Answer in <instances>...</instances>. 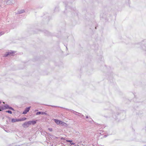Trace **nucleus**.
Listing matches in <instances>:
<instances>
[{
	"mask_svg": "<svg viewBox=\"0 0 146 146\" xmlns=\"http://www.w3.org/2000/svg\"><path fill=\"white\" fill-rule=\"evenodd\" d=\"M134 97H135V98H136V96L135 95H134Z\"/></svg>",
	"mask_w": 146,
	"mask_h": 146,
	"instance_id": "nucleus-29",
	"label": "nucleus"
},
{
	"mask_svg": "<svg viewBox=\"0 0 146 146\" xmlns=\"http://www.w3.org/2000/svg\"><path fill=\"white\" fill-rule=\"evenodd\" d=\"M70 110L72 111L73 112V113L75 114V115H78L77 114H81V113H79L77 112H76V111H74V110Z\"/></svg>",
	"mask_w": 146,
	"mask_h": 146,
	"instance_id": "nucleus-12",
	"label": "nucleus"
},
{
	"mask_svg": "<svg viewBox=\"0 0 146 146\" xmlns=\"http://www.w3.org/2000/svg\"><path fill=\"white\" fill-rule=\"evenodd\" d=\"M51 106V107H56V108H62V109H66V110H68V111H69L70 110V109H68V108H64L63 107H60V106H52V105H51V106Z\"/></svg>",
	"mask_w": 146,
	"mask_h": 146,
	"instance_id": "nucleus-9",
	"label": "nucleus"
},
{
	"mask_svg": "<svg viewBox=\"0 0 146 146\" xmlns=\"http://www.w3.org/2000/svg\"><path fill=\"white\" fill-rule=\"evenodd\" d=\"M7 118H8V119H9V120L10 119H11V118L10 117H9L7 116Z\"/></svg>",
	"mask_w": 146,
	"mask_h": 146,
	"instance_id": "nucleus-22",
	"label": "nucleus"
},
{
	"mask_svg": "<svg viewBox=\"0 0 146 146\" xmlns=\"http://www.w3.org/2000/svg\"><path fill=\"white\" fill-rule=\"evenodd\" d=\"M5 109L7 110V109H8V110H12L15 111V110L12 107L10 106L9 105L7 104H5V105H4Z\"/></svg>",
	"mask_w": 146,
	"mask_h": 146,
	"instance_id": "nucleus-2",
	"label": "nucleus"
},
{
	"mask_svg": "<svg viewBox=\"0 0 146 146\" xmlns=\"http://www.w3.org/2000/svg\"><path fill=\"white\" fill-rule=\"evenodd\" d=\"M40 114H41V115H44H44H48L45 112H42V111H38V112H37L36 113V115H40Z\"/></svg>",
	"mask_w": 146,
	"mask_h": 146,
	"instance_id": "nucleus-6",
	"label": "nucleus"
},
{
	"mask_svg": "<svg viewBox=\"0 0 146 146\" xmlns=\"http://www.w3.org/2000/svg\"><path fill=\"white\" fill-rule=\"evenodd\" d=\"M134 101L135 102H137L135 100V99H134Z\"/></svg>",
	"mask_w": 146,
	"mask_h": 146,
	"instance_id": "nucleus-26",
	"label": "nucleus"
},
{
	"mask_svg": "<svg viewBox=\"0 0 146 146\" xmlns=\"http://www.w3.org/2000/svg\"><path fill=\"white\" fill-rule=\"evenodd\" d=\"M80 115H81V117H84V115H82L81 114Z\"/></svg>",
	"mask_w": 146,
	"mask_h": 146,
	"instance_id": "nucleus-24",
	"label": "nucleus"
},
{
	"mask_svg": "<svg viewBox=\"0 0 146 146\" xmlns=\"http://www.w3.org/2000/svg\"><path fill=\"white\" fill-rule=\"evenodd\" d=\"M4 119V117H3V118H2L3 120Z\"/></svg>",
	"mask_w": 146,
	"mask_h": 146,
	"instance_id": "nucleus-31",
	"label": "nucleus"
},
{
	"mask_svg": "<svg viewBox=\"0 0 146 146\" xmlns=\"http://www.w3.org/2000/svg\"><path fill=\"white\" fill-rule=\"evenodd\" d=\"M19 121V118H13L11 119V122L12 123H15L16 122Z\"/></svg>",
	"mask_w": 146,
	"mask_h": 146,
	"instance_id": "nucleus-8",
	"label": "nucleus"
},
{
	"mask_svg": "<svg viewBox=\"0 0 146 146\" xmlns=\"http://www.w3.org/2000/svg\"><path fill=\"white\" fill-rule=\"evenodd\" d=\"M88 121H89L90 122H91V121L94 122V121L91 118H90Z\"/></svg>",
	"mask_w": 146,
	"mask_h": 146,
	"instance_id": "nucleus-16",
	"label": "nucleus"
},
{
	"mask_svg": "<svg viewBox=\"0 0 146 146\" xmlns=\"http://www.w3.org/2000/svg\"><path fill=\"white\" fill-rule=\"evenodd\" d=\"M29 126V123L28 121L25 122L22 124V126L24 128L27 127Z\"/></svg>",
	"mask_w": 146,
	"mask_h": 146,
	"instance_id": "nucleus-5",
	"label": "nucleus"
},
{
	"mask_svg": "<svg viewBox=\"0 0 146 146\" xmlns=\"http://www.w3.org/2000/svg\"><path fill=\"white\" fill-rule=\"evenodd\" d=\"M66 142H68L67 143V144L71 146L72 145L75 144V143L72 142V140H66Z\"/></svg>",
	"mask_w": 146,
	"mask_h": 146,
	"instance_id": "nucleus-4",
	"label": "nucleus"
},
{
	"mask_svg": "<svg viewBox=\"0 0 146 146\" xmlns=\"http://www.w3.org/2000/svg\"><path fill=\"white\" fill-rule=\"evenodd\" d=\"M49 135L51 136L52 137V138H53V139H57L58 138V137H56V136H55L54 135H50V134H49Z\"/></svg>",
	"mask_w": 146,
	"mask_h": 146,
	"instance_id": "nucleus-14",
	"label": "nucleus"
},
{
	"mask_svg": "<svg viewBox=\"0 0 146 146\" xmlns=\"http://www.w3.org/2000/svg\"><path fill=\"white\" fill-rule=\"evenodd\" d=\"M31 107L30 106L26 108L23 112V114H25L29 112L30 110Z\"/></svg>",
	"mask_w": 146,
	"mask_h": 146,
	"instance_id": "nucleus-3",
	"label": "nucleus"
},
{
	"mask_svg": "<svg viewBox=\"0 0 146 146\" xmlns=\"http://www.w3.org/2000/svg\"><path fill=\"white\" fill-rule=\"evenodd\" d=\"M1 102L0 101V104H1Z\"/></svg>",
	"mask_w": 146,
	"mask_h": 146,
	"instance_id": "nucleus-32",
	"label": "nucleus"
},
{
	"mask_svg": "<svg viewBox=\"0 0 146 146\" xmlns=\"http://www.w3.org/2000/svg\"><path fill=\"white\" fill-rule=\"evenodd\" d=\"M86 119H88V116H86Z\"/></svg>",
	"mask_w": 146,
	"mask_h": 146,
	"instance_id": "nucleus-25",
	"label": "nucleus"
},
{
	"mask_svg": "<svg viewBox=\"0 0 146 146\" xmlns=\"http://www.w3.org/2000/svg\"><path fill=\"white\" fill-rule=\"evenodd\" d=\"M29 125H34L36 124V120H32L28 121Z\"/></svg>",
	"mask_w": 146,
	"mask_h": 146,
	"instance_id": "nucleus-7",
	"label": "nucleus"
},
{
	"mask_svg": "<svg viewBox=\"0 0 146 146\" xmlns=\"http://www.w3.org/2000/svg\"><path fill=\"white\" fill-rule=\"evenodd\" d=\"M53 120L57 125L65 127L67 126V124L62 122V121L57 119H53Z\"/></svg>",
	"mask_w": 146,
	"mask_h": 146,
	"instance_id": "nucleus-1",
	"label": "nucleus"
},
{
	"mask_svg": "<svg viewBox=\"0 0 146 146\" xmlns=\"http://www.w3.org/2000/svg\"><path fill=\"white\" fill-rule=\"evenodd\" d=\"M48 129L50 131H52V128H48Z\"/></svg>",
	"mask_w": 146,
	"mask_h": 146,
	"instance_id": "nucleus-18",
	"label": "nucleus"
},
{
	"mask_svg": "<svg viewBox=\"0 0 146 146\" xmlns=\"http://www.w3.org/2000/svg\"><path fill=\"white\" fill-rule=\"evenodd\" d=\"M5 131L7 132H10V131L9 130H6V129H5L4 130Z\"/></svg>",
	"mask_w": 146,
	"mask_h": 146,
	"instance_id": "nucleus-19",
	"label": "nucleus"
},
{
	"mask_svg": "<svg viewBox=\"0 0 146 146\" xmlns=\"http://www.w3.org/2000/svg\"><path fill=\"white\" fill-rule=\"evenodd\" d=\"M96 125H99L98 123H96Z\"/></svg>",
	"mask_w": 146,
	"mask_h": 146,
	"instance_id": "nucleus-28",
	"label": "nucleus"
},
{
	"mask_svg": "<svg viewBox=\"0 0 146 146\" xmlns=\"http://www.w3.org/2000/svg\"><path fill=\"white\" fill-rule=\"evenodd\" d=\"M28 143H25L24 145H25V146H27L28 145Z\"/></svg>",
	"mask_w": 146,
	"mask_h": 146,
	"instance_id": "nucleus-23",
	"label": "nucleus"
},
{
	"mask_svg": "<svg viewBox=\"0 0 146 146\" xmlns=\"http://www.w3.org/2000/svg\"><path fill=\"white\" fill-rule=\"evenodd\" d=\"M60 139L62 140H64L65 139H64V137H61L60 138Z\"/></svg>",
	"mask_w": 146,
	"mask_h": 146,
	"instance_id": "nucleus-21",
	"label": "nucleus"
},
{
	"mask_svg": "<svg viewBox=\"0 0 146 146\" xmlns=\"http://www.w3.org/2000/svg\"><path fill=\"white\" fill-rule=\"evenodd\" d=\"M107 137V135H105L104 136V137Z\"/></svg>",
	"mask_w": 146,
	"mask_h": 146,
	"instance_id": "nucleus-27",
	"label": "nucleus"
},
{
	"mask_svg": "<svg viewBox=\"0 0 146 146\" xmlns=\"http://www.w3.org/2000/svg\"><path fill=\"white\" fill-rule=\"evenodd\" d=\"M38 111V110H35V111Z\"/></svg>",
	"mask_w": 146,
	"mask_h": 146,
	"instance_id": "nucleus-30",
	"label": "nucleus"
},
{
	"mask_svg": "<svg viewBox=\"0 0 146 146\" xmlns=\"http://www.w3.org/2000/svg\"><path fill=\"white\" fill-rule=\"evenodd\" d=\"M9 120H6V123L7 124H8L9 123Z\"/></svg>",
	"mask_w": 146,
	"mask_h": 146,
	"instance_id": "nucleus-20",
	"label": "nucleus"
},
{
	"mask_svg": "<svg viewBox=\"0 0 146 146\" xmlns=\"http://www.w3.org/2000/svg\"><path fill=\"white\" fill-rule=\"evenodd\" d=\"M27 119V118L25 117H23L21 118H19V121H24L26 120Z\"/></svg>",
	"mask_w": 146,
	"mask_h": 146,
	"instance_id": "nucleus-11",
	"label": "nucleus"
},
{
	"mask_svg": "<svg viewBox=\"0 0 146 146\" xmlns=\"http://www.w3.org/2000/svg\"><path fill=\"white\" fill-rule=\"evenodd\" d=\"M21 145H18V146H20Z\"/></svg>",
	"mask_w": 146,
	"mask_h": 146,
	"instance_id": "nucleus-33",
	"label": "nucleus"
},
{
	"mask_svg": "<svg viewBox=\"0 0 146 146\" xmlns=\"http://www.w3.org/2000/svg\"><path fill=\"white\" fill-rule=\"evenodd\" d=\"M5 110L4 105L3 106H0V111Z\"/></svg>",
	"mask_w": 146,
	"mask_h": 146,
	"instance_id": "nucleus-13",
	"label": "nucleus"
},
{
	"mask_svg": "<svg viewBox=\"0 0 146 146\" xmlns=\"http://www.w3.org/2000/svg\"><path fill=\"white\" fill-rule=\"evenodd\" d=\"M5 112H6V113H10V114H12V112L11 111V110H9L6 111H5Z\"/></svg>",
	"mask_w": 146,
	"mask_h": 146,
	"instance_id": "nucleus-15",
	"label": "nucleus"
},
{
	"mask_svg": "<svg viewBox=\"0 0 146 146\" xmlns=\"http://www.w3.org/2000/svg\"><path fill=\"white\" fill-rule=\"evenodd\" d=\"M13 53V52H7L4 55V56L6 57L9 55H12Z\"/></svg>",
	"mask_w": 146,
	"mask_h": 146,
	"instance_id": "nucleus-10",
	"label": "nucleus"
},
{
	"mask_svg": "<svg viewBox=\"0 0 146 146\" xmlns=\"http://www.w3.org/2000/svg\"><path fill=\"white\" fill-rule=\"evenodd\" d=\"M4 33L3 32H0V36L3 35Z\"/></svg>",
	"mask_w": 146,
	"mask_h": 146,
	"instance_id": "nucleus-17",
	"label": "nucleus"
}]
</instances>
